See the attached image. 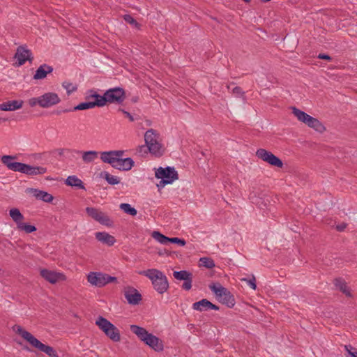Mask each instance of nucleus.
I'll return each mask as SVG.
<instances>
[{
    "label": "nucleus",
    "instance_id": "f257e3e1",
    "mask_svg": "<svg viewBox=\"0 0 357 357\" xmlns=\"http://www.w3.org/2000/svg\"><path fill=\"white\" fill-rule=\"evenodd\" d=\"M130 331L135 334L141 341L144 342L154 351L158 352L163 351L164 345L162 341L155 335L149 333L144 328L137 325H131Z\"/></svg>",
    "mask_w": 357,
    "mask_h": 357
},
{
    "label": "nucleus",
    "instance_id": "f03ea898",
    "mask_svg": "<svg viewBox=\"0 0 357 357\" xmlns=\"http://www.w3.org/2000/svg\"><path fill=\"white\" fill-rule=\"evenodd\" d=\"M13 328L14 331L26 340L33 347L45 353L50 357H59L57 352L52 347L44 344L29 332L25 331L22 326L15 325Z\"/></svg>",
    "mask_w": 357,
    "mask_h": 357
},
{
    "label": "nucleus",
    "instance_id": "7ed1b4c3",
    "mask_svg": "<svg viewBox=\"0 0 357 357\" xmlns=\"http://www.w3.org/2000/svg\"><path fill=\"white\" fill-rule=\"evenodd\" d=\"M139 273L149 278L151 280L155 290L159 294H162L167 290L169 283L167 277L160 271L157 269H148L146 271H140Z\"/></svg>",
    "mask_w": 357,
    "mask_h": 357
},
{
    "label": "nucleus",
    "instance_id": "20e7f679",
    "mask_svg": "<svg viewBox=\"0 0 357 357\" xmlns=\"http://www.w3.org/2000/svg\"><path fill=\"white\" fill-rule=\"evenodd\" d=\"M291 109L292 113L299 121L306 124L308 127L313 128L319 133H323L326 130L325 126L317 119L310 116L296 107H291Z\"/></svg>",
    "mask_w": 357,
    "mask_h": 357
},
{
    "label": "nucleus",
    "instance_id": "39448f33",
    "mask_svg": "<svg viewBox=\"0 0 357 357\" xmlns=\"http://www.w3.org/2000/svg\"><path fill=\"white\" fill-rule=\"evenodd\" d=\"M96 324L113 342L121 340L119 330L107 319L100 316L96 319Z\"/></svg>",
    "mask_w": 357,
    "mask_h": 357
},
{
    "label": "nucleus",
    "instance_id": "423d86ee",
    "mask_svg": "<svg viewBox=\"0 0 357 357\" xmlns=\"http://www.w3.org/2000/svg\"><path fill=\"white\" fill-rule=\"evenodd\" d=\"M209 288L215 294L216 298L220 303L228 307L234 306V297L227 288L223 287L220 284H218V285L212 284L209 286Z\"/></svg>",
    "mask_w": 357,
    "mask_h": 357
},
{
    "label": "nucleus",
    "instance_id": "0eeeda50",
    "mask_svg": "<svg viewBox=\"0 0 357 357\" xmlns=\"http://www.w3.org/2000/svg\"><path fill=\"white\" fill-rule=\"evenodd\" d=\"M61 99L56 93L48 92L38 97L29 99V104L31 107L38 105L43 108H48L59 103Z\"/></svg>",
    "mask_w": 357,
    "mask_h": 357
},
{
    "label": "nucleus",
    "instance_id": "6e6552de",
    "mask_svg": "<svg viewBox=\"0 0 357 357\" xmlns=\"http://www.w3.org/2000/svg\"><path fill=\"white\" fill-rule=\"evenodd\" d=\"M105 105L107 103H122L126 99V91L121 87L109 89L105 92Z\"/></svg>",
    "mask_w": 357,
    "mask_h": 357
},
{
    "label": "nucleus",
    "instance_id": "1a4fd4ad",
    "mask_svg": "<svg viewBox=\"0 0 357 357\" xmlns=\"http://www.w3.org/2000/svg\"><path fill=\"white\" fill-rule=\"evenodd\" d=\"M86 212L89 216L102 225L112 227L114 222L105 213L93 207H86Z\"/></svg>",
    "mask_w": 357,
    "mask_h": 357
},
{
    "label": "nucleus",
    "instance_id": "9d476101",
    "mask_svg": "<svg viewBox=\"0 0 357 357\" xmlns=\"http://www.w3.org/2000/svg\"><path fill=\"white\" fill-rule=\"evenodd\" d=\"M256 155L269 165L282 168L283 167L282 161L273 153L264 149H259L256 152Z\"/></svg>",
    "mask_w": 357,
    "mask_h": 357
},
{
    "label": "nucleus",
    "instance_id": "9b49d317",
    "mask_svg": "<svg viewBox=\"0 0 357 357\" xmlns=\"http://www.w3.org/2000/svg\"><path fill=\"white\" fill-rule=\"evenodd\" d=\"M155 176L157 178L172 180V182L178 178V174L174 167H159L156 169Z\"/></svg>",
    "mask_w": 357,
    "mask_h": 357
},
{
    "label": "nucleus",
    "instance_id": "f8f14e48",
    "mask_svg": "<svg viewBox=\"0 0 357 357\" xmlns=\"http://www.w3.org/2000/svg\"><path fill=\"white\" fill-rule=\"evenodd\" d=\"M15 58L17 59L18 66L24 64L26 61L31 62L33 59L31 50L26 49L24 46H19L17 48Z\"/></svg>",
    "mask_w": 357,
    "mask_h": 357
},
{
    "label": "nucleus",
    "instance_id": "ddd939ff",
    "mask_svg": "<svg viewBox=\"0 0 357 357\" xmlns=\"http://www.w3.org/2000/svg\"><path fill=\"white\" fill-rule=\"evenodd\" d=\"M16 158L17 157L15 155H5L1 157V160L8 169L22 173L24 163L13 162V160Z\"/></svg>",
    "mask_w": 357,
    "mask_h": 357
},
{
    "label": "nucleus",
    "instance_id": "4468645a",
    "mask_svg": "<svg viewBox=\"0 0 357 357\" xmlns=\"http://www.w3.org/2000/svg\"><path fill=\"white\" fill-rule=\"evenodd\" d=\"M124 154V151H105L100 153V159L105 163H108L112 167L116 161V159L121 158Z\"/></svg>",
    "mask_w": 357,
    "mask_h": 357
},
{
    "label": "nucleus",
    "instance_id": "2eb2a0df",
    "mask_svg": "<svg viewBox=\"0 0 357 357\" xmlns=\"http://www.w3.org/2000/svg\"><path fill=\"white\" fill-rule=\"evenodd\" d=\"M40 275L45 280L52 284H55L58 281L64 280L66 279V277L63 274L45 268L40 270Z\"/></svg>",
    "mask_w": 357,
    "mask_h": 357
},
{
    "label": "nucleus",
    "instance_id": "dca6fc26",
    "mask_svg": "<svg viewBox=\"0 0 357 357\" xmlns=\"http://www.w3.org/2000/svg\"><path fill=\"white\" fill-rule=\"evenodd\" d=\"M87 280L92 285L102 287L106 285V273L91 272L87 276Z\"/></svg>",
    "mask_w": 357,
    "mask_h": 357
},
{
    "label": "nucleus",
    "instance_id": "f3484780",
    "mask_svg": "<svg viewBox=\"0 0 357 357\" xmlns=\"http://www.w3.org/2000/svg\"><path fill=\"white\" fill-rule=\"evenodd\" d=\"M124 295L129 304L137 305L142 300V295L133 287H128L126 288Z\"/></svg>",
    "mask_w": 357,
    "mask_h": 357
},
{
    "label": "nucleus",
    "instance_id": "a211bd4d",
    "mask_svg": "<svg viewBox=\"0 0 357 357\" xmlns=\"http://www.w3.org/2000/svg\"><path fill=\"white\" fill-rule=\"evenodd\" d=\"M134 166V161L131 158H119L113 165L112 167L121 171H128Z\"/></svg>",
    "mask_w": 357,
    "mask_h": 357
},
{
    "label": "nucleus",
    "instance_id": "6ab92c4d",
    "mask_svg": "<svg viewBox=\"0 0 357 357\" xmlns=\"http://www.w3.org/2000/svg\"><path fill=\"white\" fill-rule=\"evenodd\" d=\"M26 192L31 193L38 200H42L47 203H50L53 201L54 197L50 193L40 190L36 188H27Z\"/></svg>",
    "mask_w": 357,
    "mask_h": 357
},
{
    "label": "nucleus",
    "instance_id": "aec40b11",
    "mask_svg": "<svg viewBox=\"0 0 357 357\" xmlns=\"http://www.w3.org/2000/svg\"><path fill=\"white\" fill-rule=\"evenodd\" d=\"M47 172V169L43 167H34L24 163L22 173L27 175L43 174Z\"/></svg>",
    "mask_w": 357,
    "mask_h": 357
},
{
    "label": "nucleus",
    "instance_id": "412c9836",
    "mask_svg": "<svg viewBox=\"0 0 357 357\" xmlns=\"http://www.w3.org/2000/svg\"><path fill=\"white\" fill-rule=\"evenodd\" d=\"M22 100H11L4 102L0 104V110L1 111H15L22 107Z\"/></svg>",
    "mask_w": 357,
    "mask_h": 357
},
{
    "label": "nucleus",
    "instance_id": "4be33fe9",
    "mask_svg": "<svg viewBox=\"0 0 357 357\" xmlns=\"http://www.w3.org/2000/svg\"><path fill=\"white\" fill-rule=\"evenodd\" d=\"M91 94L87 96L86 97V99L89 100L91 99H94L93 101H91L93 104L96 107H103L105 105V93L103 96H100V94L97 93L96 91L91 90L90 91Z\"/></svg>",
    "mask_w": 357,
    "mask_h": 357
},
{
    "label": "nucleus",
    "instance_id": "5701e85b",
    "mask_svg": "<svg viewBox=\"0 0 357 357\" xmlns=\"http://www.w3.org/2000/svg\"><path fill=\"white\" fill-rule=\"evenodd\" d=\"M145 144L150 145V144H155L160 142V135L156 130L153 129L148 130L144 134Z\"/></svg>",
    "mask_w": 357,
    "mask_h": 357
},
{
    "label": "nucleus",
    "instance_id": "b1692460",
    "mask_svg": "<svg viewBox=\"0 0 357 357\" xmlns=\"http://www.w3.org/2000/svg\"><path fill=\"white\" fill-rule=\"evenodd\" d=\"M53 71V68L47 64H43L39 66L33 75L34 79H42L46 77L48 73Z\"/></svg>",
    "mask_w": 357,
    "mask_h": 357
},
{
    "label": "nucleus",
    "instance_id": "393cba45",
    "mask_svg": "<svg viewBox=\"0 0 357 357\" xmlns=\"http://www.w3.org/2000/svg\"><path fill=\"white\" fill-rule=\"evenodd\" d=\"M96 238L98 241H100L109 246L113 245L116 242L115 238L106 232L96 233Z\"/></svg>",
    "mask_w": 357,
    "mask_h": 357
},
{
    "label": "nucleus",
    "instance_id": "a878e982",
    "mask_svg": "<svg viewBox=\"0 0 357 357\" xmlns=\"http://www.w3.org/2000/svg\"><path fill=\"white\" fill-rule=\"evenodd\" d=\"M334 285L347 297H352V294L347 285L345 280L341 278H335Z\"/></svg>",
    "mask_w": 357,
    "mask_h": 357
},
{
    "label": "nucleus",
    "instance_id": "bb28decb",
    "mask_svg": "<svg viewBox=\"0 0 357 357\" xmlns=\"http://www.w3.org/2000/svg\"><path fill=\"white\" fill-rule=\"evenodd\" d=\"M65 183L68 186L85 190L84 183L81 179L77 178L76 176H69L66 178Z\"/></svg>",
    "mask_w": 357,
    "mask_h": 357
},
{
    "label": "nucleus",
    "instance_id": "cd10ccee",
    "mask_svg": "<svg viewBox=\"0 0 357 357\" xmlns=\"http://www.w3.org/2000/svg\"><path fill=\"white\" fill-rule=\"evenodd\" d=\"M148 146L149 149V153L151 155L155 157H160L164 154L165 148L160 142L156 143L155 144H150V145Z\"/></svg>",
    "mask_w": 357,
    "mask_h": 357
},
{
    "label": "nucleus",
    "instance_id": "c85d7f7f",
    "mask_svg": "<svg viewBox=\"0 0 357 357\" xmlns=\"http://www.w3.org/2000/svg\"><path fill=\"white\" fill-rule=\"evenodd\" d=\"M9 215L12 220L17 224V227L20 225L24 220V216L17 208H11L9 211Z\"/></svg>",
    "mask_w": 357,
    "mask_h": 357
},
{
    "label": "nucleus",
    "instance_id": "c756f323",
    "mask_svg": "<svg viewBox=\"0 0 357 357\" xmlns=\"http://www.w3.org/2000/svg\"><path fill=\"white\" fill-rule=\"evenodd\" d=\"M78 153H82V160L84 162L89 163L94 161L98 155V153L95 151H89L82 152L78 151Z\"/></svg>",
    "mask_w": 357,
    "mask_h": 357
},
{
    "label": "nucleus",
    "instance_id": "7c9ffc66",
    "mask_svg": "<svg viewBox=\"0 0 357 357\" xmlns=\"http://www.w3.org/2000/svg\"><path fill=\"white\" fill-rule=\"evenodd\" d=\"M96 106L91 101L81 102L77 106L74 107L72 109H65L63 110L64 112H68L70 111H76V110H86L89 109H91L95 107Z\"/></svg>",
    "mask_w": 357,
    "mask_h": 357
},
{
    "label": "nucleus",
    "instance_id": "2f4dec72",
    "mask_svg": "<svg viewBox=\"0 0 357 357\" xmlns=\"http://www.w3.org/2000/svg\"><path fill=\"white\" fill-rule=\"evenodd\" d=\"M151 236L154 239L163 245H167L170 241V238L163 235L158 231H153Z\"/></svg>",
    "mask_w": 357,
    "mask_h": 357
},
{
    "label": "nucleus",
    "instance_id": "473e14b6",
    "mask_svg": "<svg viewBox=\"0 0 357 357\" xmlns=\"http://www.w3.org/2000/svg\"><path fill=\"white\" fill-rule=\"evenodd\" d=\"M208 301L206 298H203L198 302L194 303L192 305V308L195 310H197V311H200V312H202L203 310H208Z\"/></svg>",
    "mask_w": 357,
    "mask_h": 357
},
{
    "label": "nucleus",
    "instance_id": "72a5a7b5",
    "mask_svg": "<svg viewBox=\"0 0 357 357\" xmlns=\"http://www.w3.org/2000/svg\"><path fill=\"white\" fill-rule=\"evenodd\" d=\"M101 176L107 181L110 185H116L120 183V180L118 177L114 176L109 174L107 172H103L101 173Z\"/></svg>",
    "mask_w": 357,
    "mask_h": 357
},
{
    "label": "nucleus",
    "instance_id": "f704fd0d",
    "mask_svg": "<svg viewBox=\"0 0 357 357\" xmlns=\"http://www.w3.org/2000/svg\"><path fill=\"white\" fill-rule=\"evenodd\" d=\"M173 275L176 280L184 281L192 276V273L187 271H174Z\"/></svg>",
    "mask_w": 357,
    "mask_h": 357
},
{
    "label": "nucleus",
    "instance_id": "c9c22d12",
    "mask_svg": "<svg viewBox=\"0 0 357 357\" xmlns=\"http://www.w3.org/2000/svg\"><path fill=\"white\" fill-rule=\"evenodd\" d=\"M119 208L124 211V213L135 216L137 215V210L132 207L129 204L122 203L120 204Z\"/></svg>",
    "mask_w": 357,
    "mask_h": 357
},
{
    "label": "nucleus",
    "instance_id": "e433bc0d",
    "mask_svg": "<svg viewBox=\"0 0 357 357\" xmlns=\"http://www.w3.org/2000/svg\"><path fill=\"white\" fill-rule=\"evenodd\" d=\"M199 266H204L207 268H213L215 267V263L211 258L202 257L199 259Z\"/></svg>",
    "mask_w": 357,
    "mask_h": 357
},
{
    "label": "nucleus",
    "instance_id": "4c0bfd02",
    "mask_svg": "<svg viewBox=\"0 0 357 357\" xmlns=\"http://www.w3.org/2000/svg\"><path fill=\"white\" fill-rule=\"evenodd\" d=\"M17 228L20 230L24 231L26 233L29 234L36 231V227L33 225L21 223Z\"/></svg>",
    "mask_w": 357,
    "mask_h": 357
},
{
    "label": "nucleus",
    "instance_id": "58836bf2",
    "mask_svg": "<svg viewBox=\"0 0 357 357\" xmlns=\"http://www.w3.org/2000/svg\"><path fill=\"white\" fill-rule=\"evenodd\" d=\"M149 152V149L148 144L139 146L137 149V153L139 156H145Z\"/></svg>",
    "mask_w": 357,
    "mask_h": 357
},
{
    "label": "nucleus",
    "instance_id": "ea45409f",
    "mask_svg": "<svg viewBox=\"0 0 357 357\" xmlns=\"http://www.w3.org/2000/svg\"><path fill=\"white\" fill-rule=\"evenodd\" d=\"M124 20L137 28H139L140 24L130 15H125L123 16Z\"/></svg>",
    "mask_w": 357,
    "mask_h": 357
},
{
    "label": "nucleus",
    "instance_id": "a19ab883",
    "mask_svg": "<svg viewBox=\"0 0 357 357\" xmlns=\"http://www.w3.org/2000/svg\"><path fill=\"white\" fill-rule=\"evenodd\" d=\"M62 85L66 89L68 94L77 90V87L70 82H64Z\"/></svg>",
    "mask_w": 357,
    "mask_h": 357
},
{
    "label": "nucleus",
    "instance_id": "79ce46f5",
    "mask_svg": "<svg viewBox=\"0 0 357 357\" xmlns=\"http://www.w3.org/2000/svg\"><path fill=\"white\" fill-rule=\"evenodd\" d=\"M169 243H176V244H178L181 246H184L186 244V242H185V241L184 239L179 238H177V237L170 238Z\"/></svg>",
    "mask_w": 357,
    "mask_h": 357
},
{
    "label": "nucleus",
    "instance_id": "37998d69",
    "mask_svg": "<svg viewBox=\"0 0 357 357\" xmlns=\"http://www.w3.org/2000/svg\"><path fill=\"white\" fill-rule=\"evenodd\" d=\"M192 276L185 280L182 284V288L185 290H190L192 287Z\"/></svg>",
    "mask_w": 357,
    "mask_h": 357
},
{
    "label": "nucleus",
    "instance_id": "c03bdc74",
    "mask_svg": "<svg viewBox=\"0 0 357 357\" xmlns=\"http://www.w3.org/2000/svg\"><path fill=\"white\" fill-rule=\"evenodd\" d=\"M242 280L246 281L252 289H254V290L256 289V288H257V285L255 283L256 280H255V278L254 275H252V278L251 279L248 280V279L243 278Z\"/></svg>",
    "mask_w": 357,
    "mask_h": 357
},
{
    "label": "nucleus",
    "instance_id": "a18cd8bd",
    "mask_svg": "<svg viewBox=\"0 0 357 357\" xmlns=\"http://www.w3.org/2000/svg\"><path fill=\"white\" fill-rule=\"evenodd\" d=\"M172 183V180H165L162 178L161 181L159 182L158 184H157L158 188L160 189L161 188L165 187L167 184Z\"/></svg>",
    "mask_w": 357,
    "mask_h": 357
},
{
    "label": "nucleus",
    "instance_id": "49530a36",
    "mask_svg": "<svg viewBox=\"0 0 357 357\" xmlns=\"http://www.w3.org/2000/svg\"><path fill=\"white\" fill-rule=\"evenodd\" d=\"M119 111L122 112L125 116L129 119L130 121L132 122L135 121L133 116L128 112L121 108L119 109Z\"/></svg>",
    "mask_w": 357,
    "mask_h": 357
},
{
    "label": "nucleus",
    "instance_id": "de8ad7c7",
    "mask_svg": "<svg viewBox=\"0 0 357 357\" xmlns=\"http://www.w3.org/2000/svg\"><path fill=\"white\" fill-rule=\"evenodd\" d=\"M110 282H117V278L106 274V284Z\"/></svg>",
    "mask_w": 357,
    "mask_h": 357
},
{
    "label": "nucleus",
    "instance_id": "09e8293b",
    "mask_svg": "<svg viewBox=\"0 0 357 357\" xmlns=\"http://www.w3.org/2000/svg\"><path fill=\"white\" fill-rule=\"evenodd\" d=\"M233 93L236 95H243V92L242 91V89L239 86H236L233 89Z\"/></svg>",
    "mask_w": 357,
    "mask_h": 357
},
{
    "label": "nucleus",
    "instance_id": "8fccbe9b",
    "mask_svg": "<svg viewBox=\"0 0 357 357\" xmlns=\"http://www.w3.org/2000/svg\"><path fill=\"white\" fill-rule=\"evenodd\" d=\"M317 57L320 59H325L328 61H331L332 59L329 55L324 54H319Z\"/></svg>",
    "mask_w": 357,
    "mask_h": 357
},
{
    "label": "nucleus",
    "instance_id": "3c124183",
    "mask_svg": "<svg viewBox=\"0 0 357 357\" xmlns=\"http://www.w3.org/2000/svg\"><path fill=\"white\" fill-rule=\"evenodd\" d=\"M346 227H347V224L346 223H342V224L338 225L336 226V229L338 231H343Z\"/></svg>",
    "mask_w": 357,
    "mask_h": 357
},
{
    "label": "nucleus",
    "instance_id": "603ef678",
    "mask_svg": "<svg viewBox=\"0 0 357 357\" xmlns=\"http://www.w3.org/2000/svg\"><path fill=\"white\" fill-rule=\"evenodd\" d=\"M208 309H211V310H219V307L215 304H213L211 302H210L208 301Z\"/></svg>",
    "mask_w": 357,
    "mask_h": 357
},
{
    "label": "nucleus",
    "instance_id": "864d4df0",
    "mask_svg": "<svg viewBox=\"0 0 357 357\" xmlns=\"http://www.w3.org/2000/svg\"><path fill=\"white\" fill-rule=\"evenodd\" d=\"M344 349L348 352V354L349 355H350V353H353V351H351V350L354 349V348L352 347L351 345H350V344L344 345Z\"/></svg>",
    "mask_w": 357,
    "mask_h": 357
},
{
    "label": "nucleus",
    "instance_id": "5fc2aeb1",
    "mask_svg": "<svg viewBox=\"0 0 357 357\" xmlns=\"http://www.w3.org/2000/svg\"><path fill=\"white\" fill-rule=\"evenodd\" d=\"M64 149H58V153L60 155H63V152H64Z\"/></svg>",
    "mask_w": 357,
    "mask_h": 357
},
{
    "label": "nucleus",
    "instance_id": "6e6d98bb",
    "mask_svg": "<svg viewBox=\"0 0 357 357\" xmlns=\"http://www.w3.org/2000/svg\"><path fill=\"white\" fill-rule=\"evenodd\" d=\"M350 356L351 357H357V351H355V352H353V353H350Z\"/></svg>",
    "mask_w": 357,
    "mask_h": 357
},
{
    "label": "nucleus",
    "instance_id": "4d7b16f0",
    "mask_svg": "<svg viewBox=\"0 0 357 357\" xmlns=\"http://www.w3.org/2000/svg\"><path fill=\"white\" fill-rule=\"evenodd\" d=\"M164 253H167V250H164V251H160L158 252V255H164Z\"/></svg>",
    "mask_w": 357,
    "mask_h": 357
},
{
    "label": "nucleus",
    "instance_id": "13d9d810",
    "mask_svg": "<svg viewBox=\"0 0 357 357\" xmlns=\"http://www.w3.org/2000/svg\"><path fill=\"white\" fill-rule=\"evenodd\" d=\"M138 100V98L137 97H135V98H132V100L133 102H136Z\"/></svg>",
    "mask_w": 357,
    "mask_h": 357
},
{
    "label": "nucleus",
    "instance_id": "bf43d9fd",
    "mask_svg": "<svg viewBox=\"0 0 357 357\" xmlns=\"http://www.w3.org/2000/svg\"><path fill=\"white\" fill-rule=\"evenodd\" d=\"M23 349H25V350H27V351H30V349H29V347H27V346H24V347H23Z\"/></svg>",
    "mask_w": 357,
    "mask_h": 357
},
{
    "label": "nucleus",
    "instance_id": "052dcab7",
    "mask_svg": "<svg viewBox=\"0 0 357 357\" xmlns=\"http://www.w3.org/2000/svg\"><path fill=\"white\" fill-rule=\"evenodd\" d=\"M271 1V0H261V1H262V2H264V3L268 2V1Z\"/></svg>",
    "mask_w": 357,
    "mask_h": 357
},
{
    "label": "nucleus",
    "instance_id": "680f3d73",
    "mask_svg": "<svg viewBox=\"0 0 357 357\" xmlns=\"http://www.w3.org/2000/svg\"><path fill=\"white\" fill-rule=\"evenodd\" d=\"M243 1H244L245 2H247V3H248V2H250V0H243Z\"/></svg>",
    "mask_w": 357,
    "mask_h": 357
}]
</instances>
